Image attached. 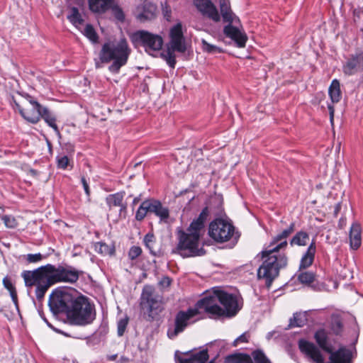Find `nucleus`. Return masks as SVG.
I'll list each match as a JSON object with an SVG mask.
<instances>
[{
    "label": "nucleus",
    "instance_id": "nucleus-1",
    "mask_svg": "<svg viewBox=\"0 0 363 363\" xmlns=\"http://www.w3.org/2000/svg\"><path fill=\"white\" fill-rule=\"evenodd\" d=\"M49 306L54 313H65L72 325H86L96 318L94 306L72 288L55 289L50 296Z\"/></svg>",
    "mask_w": 363,
    "mask_h": 363
},
{
    "label": "nucleus",
    "instance_id": "nucleus-2",
    "mask_svg": "<svg viewBox=\"0 0 363 363\" xmlns=\"http://www.w3.org/2000/svg\"><path fill=\"white\" fill-rule=\"evenodd\" d=\"M81 274L70 265L47 264L34 270H25L21 277L28 289L35 286V296L40 301L51 286L57 283L75 284Z\"/></svg>",
    "mask_w": 363,
    "mask_h": 363
},
{
    "label": "nucleus",
    "instance_id": "nucleus-3",
    "mask_svg": "<svg viewBox=\"0 0 363 363\" xmlns=\"http://www.w3.org/2000/svg\"><path fill=\"white\" fill-rule=\"evenodd\" d=\"M295 223H291L287 229L284 230L272 238L268 250H262V264L257 269V278L263 279L269 287L279 274V270L287 265L288 259L280 250L285 249L288 242L286 238L294 231Z\"/></svg>",
    "mask_w": 363,
    "mask_h": 363
},
{
    "label": "nucleus",
    "instance_id": "nucleus-4",
    "mask_svg": "<svg viewBox=\"0 0 363 363\" xmlns=\"http://www.w3.org/2000/svg\"><path fill=\"white\" fill-rule=\"evenodd\" d=\"M209 211L208 207L203 208L198 218L194 219L187 228V232L182 230L178 231V244L176 248L183 257L202 256L206 251L201 246L200 238L208 218Z\"/></svg>",
    "mask_w": 363,
    "mask_h": 363
},
{
    "label": "nucleus",
    "instance_id": "nucleus-5",
    "mask_svg": "<svg viewBox=\"0 0 363 363\" xmlns=\"http://www.w3.org/2000/svg\"><path fill=\"white\" fill-rule=\"evenodd\" d=\"M130 49L125 38L119 41H108L104 43L99 53L101 63L113 62L108 67L112 73H118L121 68L124 66L128 60Z\"/></svg>",
    "mask_w": 363,
    "mask_h": 363
},
{
    "label": "nucleus",
    "instance_id": "nucleus-6",
    "mask_svg": "<svg viewBox=\"0 0 363 363\" xmlns=\"http://www.w3.org/2000/svg\"><path fill=\"white\" fill-rule=\"evenodd\" d=\"M132 40L151 55H154L155 52L160 51L164 44L161 35L144 30L135 31L132 35Z\"/></svg>",
    "mask_w": 363,
    "mask_h": 363
},
{
    "label": "nucleus",
    "instance_id": "nucleus-7",
    "mask_svg": "<svg viewBox=\"0 0 363 363\" xmlns=\"http://www.w3.org/2000/svg\"><path fill=\"white\" fill-rule=\"evenodd\" d=\"M208 235L215 242L223 243L233 238L235 227L230 221L216 218L209 224Z\"/></svg>",
    "mask_w": 363,
    "mask_h": 363
},
{
    "label": "nucleus",
    "instance_id": "nucleus-8",
    "mask_svg": "<svg viewBox=\"0 0 363 363\" xmlns=\"http://www.w3.org/2000/svg\"><path fill=\"white\" fill-rule=\"evenodd\" d=\"M220 301L219 289H213L212 291L205 294L204 297L196 303L195 308L199 312V310L203 311L211 318L223 317V311L220 304Z\"/></svg>",
    "mask_w": 363,
    "mask_h": 363
},
{
    "label": "nucleus",
    "instance_id": "nucleus-9",
    "mask_svg": "<svg viewBox=\"0 0 363 363\" xmlns=\"http://www.w3.org/2000/svg\"><path fill=\"white\" fill-rule=\"evenodd\" d=\"M23 96L28 104L22 107L19 103L14 100L15 108L26 121L33 124L37 123L41 118L43 107L29 94H26Z\"/></svg>",
    "mask_w": 363,
    "mask_h": 363
},
{
    "label": "nucleus",
    "instance_id": "nucleus-10",
    "mask_svg": "<svg viewBox=\"0 0 363 363\" xmlns=\"http://www.w3.org/2000/svg\"><path fill=\"white\" fill-rule=\"evenodd\" d=\"M199 313L196 308H189L187 311H179L174 319V325L169 326L167 330V336L170 339L175 338L182 333L189 323L191 318Z\"/></svg>",
    "mask_w": 363,
    "mask_h": 363
},
{
    "label": "nucleus",
    "instance_id": "nucleus-11",
    "mask_svg": "<svg viewBox=\"0 0 363 363\" xmlns=\"http://www.w3.org/2000/svg\"><path fill=\"white\" fill-rule=\"evenodd\" d=\"M140 306L143 309H146L148 311L149 315L152 318L162 311L161 302L158 299V296L154 294L152 286H145L143 288Z\"/></svg>",
    "mask_w": 363,
    "mask_h": 363
},
{
    "label": "nucleus",
    "instance_id": "nucleus-12",
    "mask_svg": "<svg viewBox=\"0 0 363 363\" xmlns=\"http://www.w3.org/2000/svg\"><path fill=\"white\" fill-rule=\"evenodd\" d=\"M228 24L223 28L224 34L233 40L238 48H244L247 40V36L242 29L240 21L238 22L227 21Z\"/></svg>",
    "mask_w": 363,
    "mask_h": 363
},
{
    "label": "nucleus",
    "instance_id": "nucleus-13",
    "mask_svg": "<svg viewBox=\"0 0 363 363\" xmlns=\"http://www.w3.org/2000/svg\"><path fill=\"white\" fill-rule=\"evenodd\" d=\"M220 304L222 306L223 313V317L234 316L240 309L238 304V296L236 295L227 293L223 290H220Z\"/></svg>",
    "mask_w": 363,
    "mask_h": 363
},
{
    "label": "nucleus",
    "instance_id": "nucleus-14",
    "mask_svg": "<svg viewBox=\"0 0 363 363\" xmlns=\"http://www.w3.org/2000/svg\"><path fill=\"white\" fill-rule=\"evenodd\" d=\"M169 36L170 40L167 48L178 52H185L186 46L181 23H177L171 28Z\"/></svg>",
    "mask_w": 363,
    "mask_h": 363
},
{
    "label": "nucleus",
    "instance_id": "nucleus-15",
    "mask_svg": "<svg viewBox=\"0 0 363 363\" xmlns=\"http://www.w3.org/2000/svg\"><path fill=\"white\" fill-rule=\"evenodd\" d=\"M363 71V52L352 55L342 66L345 75L352 76Z\"/></svg>",
    "mask_w": 363,
    "mask_h": 363
},
{
    "label": "nucleus",
    "instance_id": "nucleus-16",
    "mask_svg": "<svg viewBox=\"0 0 363 363\" xmlns=\"http://www.w3.org/2000/svg\"><path fill=\"white\" fill-rule=\"evenodd\" d=\"M298 347L302 353L314 363H324V358L319 348L313 342L305 340L298 342Z\"/></svg>",
    "mask_w": 363,
    "mask_h": 363
},
{
    "label": "nucleus",
    "instance_id": "nucleus-17",
    "mask_svg": "<svg viewBox=\"0 0 363 363\" xmlns=\"http://www.w3.org/2000/svg\"><path fill=\"white\" fill-rule=\"evenodd\" d=\"M330 336L331 335L325 328H319L314 333L315 342L320 349L327 353L334 350L333 343H335V340Z\"/></svg>",
    "mask_w": 363,
    "mask_h": 363
},
{
    "label": "nucleus",
    "instance_id": "nucleus-18",
    "mask_svg": "<svg viewBox=\"0 0 363 363\" xmlns=\"http://www.w3.org/2000/svg\"><path fill=\"white\" fill-rule=\"evenodd\" d=\"M196 6L203 14L217 22L220 21V15L216 6L210 0H196Z\"/></svg>",
    "mask_w": 363,
    "mask_h": 363
},
{
    "label": "nucleus",
    "instance_id": "nucleus-19",
    "mask_svg": "<svg viewBox=\"0 0 363 363\" xmlns=\"http://www.w3.org/2000/svg\"><path fill=\"white\" fill-rule=\"evenodd\" d=\"M114 0H89V9L97 13H104L113 6Z\"/></svg>",
    "mask_w": 363,
    "mask_h": 363
},
{
    "label": "nucleus",
    "instance_id": "nucleus-20",
    "mask_svg": "<svg viewBox=\"0 0 363 363\" xmlns=\"http://www.w3.org/2000/svg\"><path fill=\"white\" fill-rule=\"evenodd\" d=\"M219 6L223 21L238 22V17L230 9L229 0H219Z\"/></svg>",
    "mask_w": 363,
    "mask_h": 363
},
{
    "label": "nucleus",
    "instance_id": "nucleus-21",
    "mask_svg": "<svg viewBox=\"0 0 363 363\" xmlns=\"http://www.w3.org/2000/svg\"><path fill=\"white\" fill-rule=\"evenodd\" d=\"M350 247L353 250H357L362 243L361 227L360 225L355 223L350 228Z\"/></svg>",
    "mask_w": 363,
    "mask_h": 363
},
{
    "label": "nucleus",
    "instance_id": "nucleus-22",
    "mask_svg": "<svg viewBox=\"0 0 363 363\" xmlns=\"http://www.w3.org/2000/svg\"><path fill=\"white\" fill-rule=\"evenodd\" d=\"M316 251L315 242L314 240H312L310 245L308 246L306 253L303 255L301 263L300 268L306 269L310 267L314 260V257Z\"/></svg>",
    "mask_w": 363,
    "mask_h": 363
},
{
    "label": "nucleus",
    "instance_id": "nucleus-23",
    "mask_svg": "<svg viewBox=\"0 0 363 363\" xmlns=\"http://www.w3.org/2000/svg\"><path fill=\"white\" fill-rule=\"evenodd\" d=\"M157 11V7L155 4H145L143 6V11L138 14L137 18L140 22H145L147 21H150L155 17Z\"/></svg>",
    "mask_w": 363,
    "mask_h": 363
},
{
    "label": "nucleus",
    "instance_id": "nucleus-24",
    "mask_svg": "<svg viewBox=\"0 0 363 363\" xmlns=\"http://www.w3.org/2000/svg\"><path fill=\"white\" fill-rule=\"evenodd\" d=\"M329 333L331 335L340 336L343 332V324L341 318L336 315L331 316L330 322L328 325Z\"/></svg>",
    "mask_w": 363,
    "mask_h": 363
},
{
    "label": "nucleus",
    "instance_id": "nucleus-25",
    "mask_svg": "<svg viewBox=\"0 0 363 363\" xmlns=\"http://www.w3.org/2000/svg\"><path fill=\"white\" fill-rule=\"evenodd\" d=\"M124 193L118 192L110 194L106 197V203L110 208L113 207H121V211L125 210L126 206L123 203Z\"/></svg>",
    "mask_w": 363,
    "mask_h": 363
},
{
    "label": "nucleus",
    "instance_id": "nucleus-26",
    "mask_svg": "<svg viewBox=\"0 0 363 363\" xmlns=\"http://www.w3.org/2000/svg\"><path fill=\"white\" fill-rule=\"evenodd\" d=\"M328 94L333 104L338 103L342 99L340 82L333 79L328 89Z\"/></svg>",
    "mask_w": 363,
    "mask_h": 363
},
{
    "label": "nucleus",
    "instance_id": "nucleus-27",
    "mask_svg": "<svg viewBox=\"0 0 363 363\" xmlns=\"http://www.w3.org/2000/svg\"><path fill=\"white\" fill-rule=\"evenodd\" d=\"M150 212L154 213L162 220L167 219L169 217V210L164 207L161 202L157 200H150Z\"/></svg>",
    "mask_w": 363,
    "mask_h": 363
},
{
    "label": "nucleus",
    "instance_id": "nucleus-28",
    "mask_svg": "<svg viewBox=\"0 0 363 363\" xmlns=\"http://www.w3.org/2000/svg\"><path fill=\"white\" fill-rule=\"evenodd\" d=\"M208 359L207 350H201L192 355L189 359H179V363H206Z\"/></svg>",
    "mask_w": 363,
    "mask_h": 363
},
{
    "label": "nucleus",
    "instance_id": "nucleus-29",
    "mask_svg": "<svg viewBox=\"0 0 363 363\" xmlns=\"http://www.w3.org/2000/svg\"><path fill=\"white\" fill-rule=\"evenodd\" d=\"M41 118L44 119L45 123L50 127H51L57 135H60V130L56 124V118L50 112L47 108H43Z\"/></svg>",
    "mask_w": 363,
    "mask_h": 363
},
{
    "label": "nucleus",
    "instance_id": "nucleus-30",
    "mask_svg": "<svg viewBox=\"0 0 363 363\" xmlns=\"http://www.w3.org/2000/svg\"><path fill=\"white\" fill-rule=\"evenodd\" d=\"M309 240V235L305 231H299L290 240V245L291 246H305Z\"/></svg>",
    "mask_w": 363,
    "mask_h": 363
},
{
    "label": "nucleus",
    "instance_id": "nucleus-31",
    "mask_svg": "<svg viewBox=\"0 0 363 363\" xmlns=\"http://www.w3.org/2000/svg\"><path fill=\"white\" fill-rule=\"evenodd\" d=\"M94 250L102 255L112 256L115 253V247L113 245H108L102 242H98L94 244Z\"/></svg>",
    "mask_w": 363,
    "mask_h": 363
},
{
    "label": "nucleus",
    "instance_id": "nucleus-32",
    "mask_svg": "<svg viewBox=\"0 0 363 363\" xmlns=\"http://www.w3.org/2000/svg\"><path fill=\"white\" fill-rule=\"evenodd\" d=\"M150 200H145L142 202L135 213V219L138 221L143 220L148 212H150Z\"/></svg>",
    "mask_w": 363,
    "mask_h": 363
},
{
    "label": "nucleus",
    "instance_id": "nucleus-33",
    "mask_svg": "<svg viewBox=\"0 0 363 363\" xmlns=\"http://www.w3.org/2000/svg\"><path fill=\"white\" fill-rule=\"evenodd\" d=\"M225 363H252L249 355L233 354L226 357Z\"/></svg>",
    "mask_w": 363,
    "mask_h": 363
},
{
    "label": "nucleus",
    "instance_id": "nucleus-34",
    "mask_svg": "<svg viewBox=\"0 0 363 363\" xmlns=\"http://www.w3.org/2000/svg\"><path fill=\"white\" fill-rule=\"evenodd\" d=\"M67 18L75 26L82 25L84 21L81 14L79 13L78 9L76 7H72L70 9V13L68 15Z\"/></svg>",
    "mask_w": 363,
    "mask_h": 363
},
{
    "label": "nucleus",
    "instance_id": "nucleus-35",
    "mask_svg": "<svg viewBox=\"0 0 363 363\" xmlns=\"http://www.w3.org/2000/svg\"><path fill=\"white\" fill-rule=\"evenodd\" d=\"M306 315L301 313L294 314L293 318L290 319L289 327H302L306 324Z\"/></svg>",
    "mask_w": 363,
    "mask_h": 363
},
{
    "label": "nucleus",
    "instance_id": "nucleus-36",
    "mask_svg": "<svg viewBox=\"0 0 363 363\" xmlns=\"http://www.w3.org/2000/svg\"><path fill=\"white\" fill-rule=\"evenodd\" d=\"M4 286L9 291L12 301L16 304L18 302L17 293L15 286L13 285L11 279L8 277H4L3 279Z\"/></svg>",
    "mask_w": 363,
    "mask_h": 363
},
{
    "label": "nucleus",
    "instance_id": "nucleus-37",
    "mask_svg": "<svg viewBox=\"0 0 363 363\" xmlns=\"http://www.w3.org/2000/svg\"><path fill=\"white\" fill-rule=\"evenodd\" d=\"M83 33L92 43H96L98 42V35L91 25L87 24L84 28Z\"/></svg>",
    "mask_w": 363,
    "mask_h": 363
},
{
    "label": "nucleus",
    "instance_id": "nucleus-38",
    "mask_svg": "<svg viewBox=\"0 0 363 363\" xmlns=\"http://www.w3.org/2000/svg\"><path fill=\"white\" fill-rule=\"evenodd\" d=\"M202 49L204 52L210 54L221 53L223 49L214 45L208 43L206 40L202 39Z\"/></svg>",
    "mask_w": 363,
    "mask_h": 363
},
{
    "label": "nucleus",
    "instance_id": "nucleus-39",
    "mask_svg": "<svg viewBox=\"0 0 363 363\" xmlns=\"http://www.w3.org/2000/svg\"><path fill=\"white\" fill-rule=\"evenodd\" d=\"M174 50H171V49L167 48L166 53L162 55V57L165 60L167 65L172 67L174 68L176 65V56Z\"/></svg>",
    "mask_w": 363,
    "mask_h": 363
},
{
    "label": "nucleus",
    "instance_id": "nucleus-40",
    "mask_svg": "<svg viewBox=\"0 0 363 363\" xmlns=\"http://www.w3.org/2000/svg\"><path fill=\"white\" fill-rule=\"evenodd\" d=\"M298 281L304 284H311L315 281V274L312 272H301L298 276Z\"/></svg>",
    "mask_w": 363,
    "mask_h": 363
},
{
    "label": "nucleus",
    "instance_id": "nucleus-41",
    "mask_svg": "<svg viewBox=\"0 0 363 363\" xmlns=\"http://www.w3.org/2000/svg\"><path fill=\"white\" fill-rule=\"evenodd\" d=\"M143 242L145 247L150 251V252L154 254L153 247L155 244V237L154 234L152 233L146 234L144 237Z\"/></svg>",
    "mask_w": 363,
    "mask_h": 363
},
{
    "label": "nucleus",
    "instance_id": "nucleus-42",
    "mask_svg": "<svg viewBox=\"0 0 363 363\" xmlns=\"http://www.w3.org/2000/svg\"><path fill=\"white\" fill-rule=\"evenodd\" d=\"M255 363H272L266 355L260 350L255 351L252 353Z\"/></svg>",
    "mask_w": 363,
    "mask_h": 363
},
{
    "label": "nucleus",
    "instance_id": "nucleus-43",
    "mask_svg": "<svg viewBox=\"0 0 363 363\" xmlns=\"http://www.w3.org/2000/svg\"><path fill=\"white\" fill-rule=\"evenodd\" d=\"M45 257L41 253L28 254L24 256L25 260L28 263H38L42 261Z\"/></svg>",
    "mask_w": 363,
    "mask_h": 363
},
{
    "label": "nucleus",
    "instance_id": "nucleus-44",
    "mask_svg": "<svg viewBox=\"0 0 363 363\" xmlns=\"http://www.w3.org/2000/svg\"><path fill=\"white\" fill-rule=\"evenodd\" d=\"M110 9H111L113 14L118 21H123L124 20L125 15L122 9L115 4V0L113 1V6L110 7Z\"/></svg>",
    "mask_w": 363,
    "mask_h": 363
},
{
    "label": "nucleus",
    "instance_id": "nucleus-45",
    "mask_svg": "<svg viewBox=\"0 0 363 363\" xmlns=\"http://www.w3.org/2000/svg\"><path fill=\"white\" fill-rule=\"evenodd\" d=\"M1 220L7 228H14L17 225L15 218L12 216L4 215L1 216Z\"/></svg>",
    "mask_w": 363,
    "mask_h": 363
},
{
    "label": "nucleus",
    "instance_id": "nucleus-46",
    "mask_svg": "<svg viewBox=\"0 0 363 363\" xmlns=\"http://www.w3.org/2000/svg\"><path fill=\"white\" fill-rule=\"evenodd\" d=\"M128 323V318L127 316L124 317L123 318H121L118 322V335L119 336H122L126 329V327Z\"/></svg>",
    "mask_w": 363,
    "mask_h": 363
},
{
    "label": "nucleus",
    "instance_id": "nucleus-47",
    "mask_svg": "<svg viewBox=\"0 0 363 363\" xmlns=\"http://www.w3.org/2000/svg\"><path fill=\"white\" fill-rule=\"evenodd\" d=\"M142 253V249L139 246H133L130 248L128 252V257L131 260L138 258Z\"/></svg>",
    "mask_w": 363,
    "mask_h": 363
},
{
    "label": "nucleus",
    "instance_id": "nucleus-48",
    "mask_svg": "<svg viewBox=\"0 0 363 363\" xmlns=\"http://www.w3.org/2000/svg\"><path fill=\"white\" fill-rule=\"evenodd\" d=\"M57 167L65 169L69 164V158L66 155L57 156Z\"/></svg>",
    "mask_w": 363,
    "mask_h": 363
},
{
    "label": "nucleus",
    "instance_id": "nucleus-49",
    "mask_svg": "<svg viewBox=\"0 0 363 363\" xmlns=\"http://www.w3.org/2000/svg\"><path fill=\"white\" fill-rule=\"evenodd\" d=\"M249 337V333H244L234 340L233 345L237 346L240 342H247Z\"/></svg>",
    "mask_w": 363,
    "mask_h": 363
},
{
    "label": "nucleus",
    "instance_id": "nucleus-50",
    "mask_svg": "<svg viewBox=\"0 0 363 363\" xmlns=\"http://www.w3.org/2000/svg\"><path fill=\"white\" fill-rule=\"evenodd\" d=\"M172 283V280L169 277H164L162 278V279L160 280V284L162 286V287H168L170 286Z\"/></svg>",
    "mask_w": 363,
    "mask_h": 363
},
{
    "label": "nucleus",
    "instance_id": "nucleus-51",
    "mask_svg": "<svg viewBox=\"0 0 363 363\" xmlns=\"http://www.w3.org/2000/svg\"><path fill=\"white\" fill-rule=\"evenodd\" d=\"M328 111H329V114H330V123L332 124H333V121H334V113H335V108L333 106V104H328Z\"/></svg>",
    "mask_w": 363,
    "mask_h": 363
},
{
    "label": "nucleus",
    "instance_id": "nucleus-52",
    "mask_svg": "<svg viewBox=\"0 0 363 363\" xmlns=\"http://www.w3.org/2000/svg\"><path fill=\"white\" fill-rule=\"evenodd\" d=\"M81 182L83 185V187H84L86 194L87 196H89V194H90L89 186L88 182H86V179L84 177H82Z\"/></svg>",
    "mask_w": 363,
    "mask_h": 363
},
{
    "label": "nucleus",
    "instance_id": "nucleus-53",
    "mask_svg": "<svg viewBox=\"0 0 363 363\" xmlns=\"http://www.w3.org/2000/svg\"><path fill=\"white\" fill-rule=\"evenodd\" d=\"M140 201L139 197H135L133 201V205H136Z\"/></svg>",
    "mask_w": 363,
    "mask_h": 363
},
{
    "label": "nucleus",
    "instance_id": "nucleus-54",
    "mask_svg": "<svg viewBox=\"0 0 363 363\" xmlns=\"http://www.w3.org/2000/svg\"><path fill=\"white\" fill-rule=\"evenodd\" d=\"M117 355L116 354H114V355H112L111 357H109V359L111 360H115L116 358Z\"/></svg>",
    "mask_w": 363,
    "mask_h": 363
},
{
    "label": "nucleus",
    "instance_id": "nucleus-55",
    "mask_svg": "<svg viewBox=\"0 0 363 363\" xmlns=\"http://www.w3.org/2000/svg\"><path fill=\"white\" fill-rule=\"evenodd\" d=\"M96 67H100L98 62H96Z\"/></svg>",
    "mask_w": 363,
    "mask_h": 363
}]
</instances>
